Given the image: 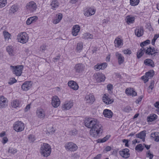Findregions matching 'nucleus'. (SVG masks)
<instances>
[{"label": "nucleus", "mask_w": 159, "mask_h": 159, "mask_svg": "<svg viewBox=\"0 0 159 159\" xmlns=\"http://www.w3.org/2000/svg\"><path fill=\"white\" fill-rule=\"evenodd\" d=\"M85 125L88 128L90 129H94L97 127L101 128L102 127L101 125L96 119L92 118H89L85 119Z\"/></svg>", "instance_id": "1"}, {"label": "nucleus", "mask_w": 159, "mask_h": 159, "mask_svg": "<svg viewBox=\"0 0 159 159\" xmlns=\"http://www.w3.org/2000/svg\"><path fill=\"white\" fill-rule=\"evenodd\" d=\"M40 150L41 154L44 157H47L50 155L51 152L50 146L46 143L41 144Z\"/></svg>", "instance_id": "2"}, {"label": "nucleus", "mask_w": 159, "mask_h": 159, "mask_svg": "<svg viewBox=\"0 0 159 159\" xmlns=\"http://www.w3.org/2000/svg\"><path fill=\"white\" fill-rule=\"evenodd\" d=\"M17 39L18 42L24 44L28 41L29 37L26 33L23 32L18 34Z\"/></svg>", "instance_id": "3"}, {"label": "nucleus", "mask_w": 159, "mask_h": 159, "mask_svg": "<svg viewBox=\"0 0 159 159\" xmlns=\"http://www.w3.org/2000/svg\"><path fill=\"white\" fill-rule=\"evenodd\" d=\"M14 129L17 132L22 131L24 129V124L21 121H18L15 122L13 125Z\"/></svg>", "instance_id": "4"}, {"label": "nucleus", "mask_w": 159, "mask_h": 159, "mask_svg": "<svg viewBox=\"0 0 159 159\" xmlns=\"http://www.w3.org/2000/svg\"><path fill=\"white\" fill-rule=\"evenodd\" d=\"M11 69L12 70L13 73L16 75L20 76L22 73V71L23 68L22 65H20L16 66H10Z\"/></svg>", "instance_id": "5"}, {"label": "nucleus", "mask_w": 159, "mask_h": 159, "mask_svg": "<svg viewBox=\"0 0 159 159\" xmlns=\"http://www.w3.org/2000/svg\"><path fill=\"white\" fill-rule=\"evenodd\" d=\"M66 149L68 151L74 152L77 150L78 147L76 144L72 142H68L65 145Z\"/></svg>", "instance_id": "6"}, {"label": "nucleus", "mask_w": 159, "mask_h": 159, "mask_svg": "<svg viewBox=\"0 0 159 159\" xmlns=\"http://www.w3.org/2000/svg\"><path fill=\"white\" fill-rule=\"evenodd\" d=\"M102 127H99L91 129L90 132V134L93 137H96L101 134L102 132Z\"/></svg>", "instance_id": "7"}, {"label": "nucleus", "mask_w": 159, "mask_h": 159, "mask_svg": "<svg viewBox=\"0 0 159 159\" xmlns=\"http://www.w3.org/2000/svg\"><path fill=\"white\" fill-rule=\"evenodd\" d=\"M85 66L82 63L76 64L74 68L75 72L76 73H82L85 69Z\"/></svg>", "instance_id": "8"}, {"label": "nucleus", "mask_w": 159, "mask_h": 159, "mask_svg": "<svg viewBox=\"0 0 159 159\" xmlns=\"http://www.w3.org/2000/svg\"><path fill=\"white\" fill-rule=\"evenodd\" d=\"M33 82L31 81H26L22 84L21 89L24 91H27L32 87Z\"/></svg>", "instance_id": "9"}, {"label": "nucleus", "mask_w": 159, "mask_h": 159, "mask_svg": "<svg viewBox=\"0 0 159 159\" xmlns=\"http://www.w3.org/2000/svg\"><path fill=\"white\" fill-rule=\"evenodd\" d=\"M129 152V150L128 148H125L123 149L121 151H120L119 152L122 157L125 158H127L130 156Z\"/></svg>", "instance_id": "10"}, {"label": "nucleus", "mask_w": 159, "mask_h": 159, "mask_svg": "<svg viewBox=\"0 0 159 159\" xmlns=\"http://www.w3.org/2000/svg\"><path fill=\"white\" fill-rule=\"evenodd\" d=\"M26 8L33 12L35 11L37 8L36 3L34 2H30L27 4L26 6Z\"/></svg>", "instance_id": "11"}, {"label": "nucleus", "mask_w": 159, "mask_h": 159, "mask_svg": "<svg viewBox=\"0 0 159 159\" xmlns=\"http://www.w3.org/2000/svg\"><path fill=\"white\" fill-rule=\"evenodd\" d=\"M60 103V101L58 97L55 96L52 99V104L54 107H57Z\"/></svg>", "instance_id": "12"}, {"label": "nucleus", "mask_w": 159, "mask_h": 159, "mask_svg": "<svg viewBox=\"0 0 159 159\" xmlns=\"http://www.w3.org/2000/svg\"><path fill=\"white\" fill-rule=\"evenodd\" d=\"M157 51V50H155L154 48H152L151 47L147 48V49H145V52L146 54L152 56L154 55L155 56L158 53Z\"/></svg>", "instance_id": "13"}, {"label": "nucleus", "mask_w": 159, "mask_h": 159, "mask_svg": "<svg viewBox=\"0 0 159 159\" xmlns=\"http://www.w3.org/2000/svg\"><path fill=\"white\" fill-rule=\"evenodd\" d=\"M143 26L137 27L135 30V35L138 37L142 36L143 34Z\"/></svg>", "instance_id": "14"}, {"label": "nucleus", "mask_w": 159, "mask_h": 159, "mask_svg": "<svg viewBox=\"0 0 159 159\" xmlns=\"http://www.w3.org/2000/svg\"><path fill=\"white\" fill-rule=\"evenodd\" d=\"M103 102L106 104H110L114 102V100L112 99H110L108 95L104 94L102 97Z\"/></svg>", "instance_id": "15"}, {"label": "nucleus", "mask_w": 159, "mask_h": 159, "mask_svg": "<svg viewBox=\"0 0 159 159\" xmlns=\"http://www.w3.org/2000/svg\"><path fill=\"white\" fill-rule=\"evenodd\" d=\"M85 100L87 102L92 104L94 101L95 98L93 95L89 93L86 95Z\"/></svg>", "instance_id": "16"}, {"label": "nucleus", "mask_w": 159, "mask_h": 159, "mask_svg": "<svg viewBox=\"0 0 159 159\" xmlns=\"http://www.w3.org/2000/svg\"><path fill=\"white\" fill-rule=\"evenodd\" d=\"M73 106V102L71 101H67L64 102L62 106V108L65 110L70 109Z\"/></svg>", "instance_id": "17"}, {"label": "nucleus", "mask_w": 159, "mask_h": 159, "mask_svg": "<svg viewBox=\"0 0 159 159\" xmlns=\"http://www.w3.org/2000/svg\"><path fill=\"white\" fill-rule=\"evenodd\" d=\"M8 104V101L7 98L2 96H1V108L6 107Z\"/></svg>", "instance_id": "18"}, {"label": "nucleus", "mask_w": 159, "mask_h": 159, "mask_svg": "<svg viewBox=\"0 0 159 159\" xmlns=\"http://www.w3.org/2000/svg\"><path fill=\"white\" fill-rule=\"evenodd\" d=\"M95 76L97 81L98 82L104 81L106 78L105 75L102 73H97Z\"/></svg>", "instance_id": "19"}, {"label": "nucleus", "mask_w": 159, "mask_h": 159, "mask_svg": "<svg viewBox=\"0 0 159 159\" xmlns=\"http://www.w3.org/2000/svg\"><path fill=\"white\" fill-rule=\"evenodd\" d=\"M68 86L74 90H77L79 88L78 84L73 81H70L68 83Z\"/></svg>", "instance_id": "20"}, {"label": "nucleus", "mask_w": 159, "mask_h": 159, "mask_svg": "<svg viewBox=\"0 0 159 159\" xmlns=\"http://www.w3.org/2000/svg\"><path fill=\"white\" fill-rule=\"evenodd\" d=\"M95 12V9L90 8L86 10L84 15L85 16H89L93 15Z\"/></svg>", "instance_id": "21"}, {"label": "nucleus", "mask_w": 159, "mask_h": 159, "mask_svg": "<svg viewBox=\"0 0 159 159\" xmlns=\"http://www.w3.org/2000/svg\"><path fill=\"white\" fill-rule=\"evenodd\" d=\"M80 30L79 25H75L72 28V34L74 36H76L78 34Z\"/></svg>", "instance_id": "22"}, {"label": "nucleus", "mask_w": 159, "mask_h": 159, "mask_svg": "<svg viewBox=\"0 0 159 159\" xmlns=\"http://www.w3.org/2000/svg\"><path fill=\"white\" fill-rule=\"evenodd\" d=\"M103 114L105 117L108 118H111L113 115L111 111L108 109H105L104 110Z\"/></svg>", "instance_id": "23"}, {"label": "nucleus", "mask_w": 159, "mask_h": 159, "mask_svg": "<svg viewBox=\"0 0 159 159\" xmlns=\"http://www.w3.org/2000/svg\"><path fill=\"white\" fill-rule=\"evenodd\" d=\"M126 94L130 96H136L137 95V93L134 90L133 88H127L125 90Z\"/></svg>", "instance_id": "24"}, {"label": "nucleus", "mask_w": 159, "mask_h": 159, "mask_svg": "<svg viewBox=\"0 0 159 159\" xmlns=\"http://www.w3.org/2000/svg\"><path fill=\"white\" fill-rule=\"evenodd\" d=\"M107 66V64L106 62L100 64H97L95 66V69L97 71L99 70L100 69L103 70L105 69Z\"/></svg>", "instance_id": "25"}, {"label": "nucleus", "mask_w": 159, "mask_h": 159, "mask_svg": "<svg viewBox=\"0 0 159 159\" xmlns=\"http://www.w3.org/2000/svg\"><path fill=\"white\" fill-rule=\"evenodd\" d=\"M116 56L118 60V63L119 65L123 63L124 61V58L121 54L118 52L116 53Z\"/></svg>", "instance_id": "26"}, {"label": "nucleus", "mask_w": 159, "mask_h": 159, "mask_svg": "<svg viewBox=\"0 0 159 159\" xmlns=\"http://www.w3.org/2000/svg\"><path fill=\"white\" fill-rule=\"evenodd\" d=\"M151 138L154 139V140L157 142H159V133L154 132L151 134Z\"/></svg>", "instance_id": "27"}, {"label": "nucleus", "mask_w": 159, "mask_h": 159, "mask_svg": "<svg viewBox=\"0 0 159 159\" xmlns=\"http://www.w3.org/2000/svg\"><path fill=\"white\" fill-rule=\"evenodd\" d=\"M144 63L146 66L154 67L155 66L153 61L151 59H147L144 60Z\"/></svg>", "instance_id": "28"}, {"label": "nucleus", "mask_w": 159, "mask_h": 159, "mask_svg": "<svg viewBox=\"0 0 159 159\" xmlns=\"http://www.w3.org/2000/svg\"><path fill=\"white\" fill-rule=\"evenodd\" d=\"M53 10H56L59 5V3L57 0H53L50 4Z\"/></svg>", "instance_id": "29"}, {"label": "nucleus", "mask_w": 159, "mask_h": 159, "mask_svg": "<svg viewBox=\"0 0 159 159\" xmlns=\"http://www.w3.org/2000/svg\"><path fill=\"white\" fill-rule=\"evenodd\" d=\"M38 17L37 16H34L31 17L28 19L26 21V24L28 25H29L31 23L35 22L37 20Z\"/></svg>", "instance_id": "30"}, {"label": "nucleus", "mask_w": 159, "mask_h": 159, "mask_svg": "<svg viewBox=\"0 0 159 159\" xmlns=\"http://www.w3.org/2000/svg\"><path fill=\"white\" fill-rule=\"evenodd\" d=\"M21 106L20 102L17 100H14L11 103V106L14 108L20 107Z\"/></svg>", "instance_id": "31"}, {"label": "nucleus", "mask_w": 159, "mask_h": 159, "mask_svg": "<svg viewBox=\"0 0 159 159\" xmlns=\"http://www.w3.org/2000/svg\"><path fill=\"white\" fill-rule=\"evenodd\" d=\"M146 133L145 131H141L139 133L136 134V137L141 139L143 141L145 140Z\"/></svg>", "instance_id": "32"}, {"label": "nucleus", "mask_w": 159, "mask_h": 159, "mask_svg": "<svg viewBox=\"0 0 159 159\" xmlns=\"http://www.w3.org/2000/svg\"><path fill=\"white\" fill-rule=\"evenodd\" d=\"M36 113L38 117L40 118H44L45 117L44 111L43 109L38 110Z\"/></svg>", "instance_id": "33"}, {"label": "nucleus", "mask_w": 159, "mask_h": 159, "mask_svg": "<svg viewBox=\"0 0 159 159\" xmlns=\"http://www.w3.org/2000/svg\"><path fill=\"white\" fill-rule=\"evenodd\" d=\"M146 48L144 47H142L141 49L139 50L137 52V57L138 58H140L145 52Z\"/></svg>", "instance_id": "34"}, {"label": "nucleus", "mask_w": 159, "mask_h": 159, "mask_svg": "<svg viewBox=\"0 0 159 159\" xmlns=\"http://www.w3.org/2000/svg\"><path fill=\"white\" fill-rule=\"evenodd\" d=\"M122 41V40L120 38H118L115 39L114 41L115 46L116 47H118L122 45L123 44Z\"/></svg>", "instance_id": "35"}, {"label": "nucleus", "mask_w": 159, "mask_h": 159, "mask_svg": "<svg viewBox=\"0 0 159 159\" xmlns=\"http://www.w3.org/2000/svg\"><path fill=\"white\" fill-rule=\"evenodd\" d=\"M134 20L135 18L134 17L127 16L126 19V21L128 24H129L133 23Z\"/></svg>", "instance_id": "36"}, {"label": "nucleus", "mask_w": 159, "mask_h": 159, "mask_svg": "<svg viewBox=\"0 0 159 159\" xmlns=\"http://www.w3.org/2000/svg\"><path fill=\"white\" fill-rule=\"evenodd\" d=\"M146 76L148 79L152 77L154 75V71L153 70L150 71L146 73Z\"/></svg>", "instance_id": "37"}, {"label": "nucleus", "mask_w": 159, "mask_h": 159, "mask_svg": "<svg viewBox=\"0 0 159 159\" xmlns=\"http://www.w3.org/2000/svg\"><path fill=\"white\" fill-rule=\"evenodd\" d=\"M92 35L88 33H86L83 35L82 38L85 39H92L93 38Z\"/></svg>", "instance_id": "38"}, {"label": "nucleus", "mask_w": 159, "mask_h": 159, "mask_svg": "<svg viewBox=\"0 0 159 159\" xmlns=\"http://www.w3.org/2000/svg\"><path fill=\"white\" fill-rule=\"evenodd\" d=\"M6 50L9 55H13V49L11 46H8L7 47Z\"/></svg>", "instance_id": "39"}, {"label": "nucleus", "mask_w": 159, "mask_h": 159, "mask_svg": "<svg viewBox=\"0 0 159 159\" xmlns=\"http://www.w3.org/2000/svg\"><path fill=\"white\" fill-rule=\"evenodd\" d=\"M156 115L155 114H153L152 116L148 117L147 118V120L148 122H152L155 120L156 119Z\"/></svg>", "instance_id": "40"}, {"label": "nucleus", "mask_w": 159, "mask_h": 159, "mask_svg": "<svg viewBox=\"0 0 159 159\" xmlns=\"http://www.w3.org/2000/svg\"><path fill=\"white\" fill-rule=\"evenodd\" d=\"M3 35L6 40L7 39L8 40L11 36V34L5 30L3 31Z\"/></svg>", "instance_id": "41"}, {"label": "nucleus", "mask_w": 159, "mask_h": 159, "mask_svg": "<svg viewBox=\"0 0 159 159\" xmlns=\"http://www.w3.org/2000/svg\"><path fill=\"white\" fill-rule=\"evenodd\" d=\"M83 48V43L80 42L77 44L76 49L78 51L80 52L82 50Z\"/></svg>", "instance_id": "42"}, {"label": "nucleus", "mask_w": 159, "mask_h": 159, "mask_svg": "<svg viewBox=\"0 0 159 159\" xmlns=\"http://www.w3.org/2000/svg\"><path fill=\"white\" fill-rule=\"evenodd\" d=\"M139 0H130V4L132 6H136L138 4Z\"/></svg>", "instance_id": "43"}, {"label": "nucleus", "mask_w": 159, "mask_h": 159, "mask_svg": "<svg viewBox=\"0 0 159 159\" xmlns=\"http://www.w3.org/2000/svg\"><path fill=\"white\" fill-rule=\"evenodd\" d=\"M110 136L107 135L102 139H99L98 140V142L103 143L107 140L110 138Z\"/></svg>", "instance_id": "44"}, {"label": "nucleus", "mask_w": 159, "mask_h": 159, "mask_svg": "<svg viewBox=\"0 0 159 159\" xmlns=\"http://www.w3.org/2000/svg\"><path fill=\"white\" fill-rule=\"evenodd\" d=\"M143 147L141 144H139L137 145L135 148V149L138 151H142L143 149Z\"/></svg>", "instance_id": "45"}, {"label": "nucleus", "mask_w": 159, "mask_h": 159, "mask_svg": "<svg viewBox=\"0 0 159 159\" xmlns=\"http://www.w3.org/2000/svg\"><path fill=\"white\" fill-rule=\"evenodd\" d=\"M18 10V8L17 6L14 5L11 6V8L10 11L13 13H14L17 11Z\"/></svg>", "instance_id": "46"}, {"label": "nucleus", "mask_w": 159, "mask_h": 159, "mask_svg": "<svg viewBox=\"0 0 159 159\" xmlns=\"http://www.w3.org/2000/svg\"><path fill=\"white\" fill-rule=\"evenodd\" d=\"M150 43V41L148 39H147L146 41L141 43L140 44V46L141 47H143L149 44Z\"/></svg>", "instance_id": "47"}, {"label": "nucleus", "mask_w": 159, "mask_h": 159, "mask_svg": "<svg viewBox=\"0 0 159 159\" xmlns=\"http://www.w3.org/2000/svg\"><path fill=\"white\" fill-rule=\"evenodd\" d=\"M28 138L30 142H33L35 140L34 136L33 135L30 134L28 135Z\"/></svg>", "instance_id": "48"}, {"label": "nucleus", "mask_w": 159, "mask_h": 159, "mask_svg": "<svg viewBox=\"0 0 159 159\" xmlns=\"http://www.w3.org/2000/svg\"><path fill=\"white\" fill-rule=\"evenodd\" d=\"M48 49L47 48V46L45 44H43L40 47V50L42 52H44L46 50Z\"/></svg>", "instance_id": "49"}, {"label": "nucleus", "mask_w": 159, "mask_h": 159, "mask_svg": "<svg viewBox=\"0 0 159 159\" xmlns=\"http://www.w3.org/2000/svg\"><path fill=\"white\" fill-rule=\"evenodd\" d=\"M7 4V0H1V7H5Z\"/></svg>", "instance_id": "50"}, {"label": "nucleus", "mask_w": 159, "mask_h": 159, "mask_svg": "<svg viewBox=\"0 0 159 159\" xmlns=\"http://www.w3.org/2000/svg\"><path fill=\"white\" fill-rule=\"evenodd\" d=\"M16 82V80L14 78H11L8 82V84L10 85H11Z\"/></svg>", "instance_id": "51"}, {"label": "nucleus", "mask_w": 159, "mask_h": 159, "mask_svg": "<svg viewBox=\"0 0 159 159\" xmlns=\"http://www.w3.org/2000/svg\"><path fill=\"white\" fill-rule=\"evenodd\" d=\"M154 81L153 80H152L151 81L150 85L148 87V89H151V91H150V92H151L152 90V89L154 87ZM149 90V89H148Z\"/></svg>", "instance_id": "52"}, {"label": "nucleus", "mask_w": 159, "mask_h": 159, "mask_svg": "<svg viewBox=\"0 0 159 159\" xmlns=\"http://www.w3.org/2000/svg\"><path fill=\"white\" fill-rule=\"evenodd\" d=\"M153 156V155L150 152V151H148L147 153V157H149L150 159H152Z\"/></svg>", "instance_id": "53"}, {"label": "nucleus", "mask_w": 159, "mask_h": 159, "mask_svg": "<svg viewBox=\"0 0 159 159\" xmlns=\"http://www.w3.org/2000/svg\"><path fill=\"white\" fill-rule=\"evenodd\" d=\"M8 140V139L7 138L4 137L2 138V142L3 144H4L7 142Z\"/></svg>", "instance_id": "54"}, {"label": "nucleus", "mask_w": 159, "mask_h": 159, "mask_svg": "<svg viewBox=\"0 0 159 159\" xmlns=\"http://www.w3.org/2000/svg\"><path fill=\"white\" fill-rule=\"evenodd\" d=\"M9 152L13 154H15L17 152V150L16 149L11 148L9 149Z\"/></svg>", "instance_id": "55"}, {"label": "nucleus", "mask_w": 159, "mask_h": 159, "mask_svg": "<svg viewBox=\"0 0 159 159\" xmlns=\"http://www.w3.org/2000/svg\"><path fill=\"white\" fill-rule=\"evenodd\" d=\"M77 133V132L75 129H74L70 132V134L73 135H75Z\"/></svg>", "instance_id": "56"}, {"label": "nucleus", "mask_w": 159, "mask_h": 159, "mask_svg": "<svg viewBox=\"0 0 159 159\" xmlns=\"http://www.w3.org/2000/svg\"><path fill=\"white\" fill-rule=\"evenodd\" d=\"M124 53L125 54H130L131 53V51L130 50L127 49L123 51Z\"/></svg>", "instance_id": "57"}, {"label": "nucleus", "mask_w": 159, "mask_h": 159, "mask_svg": "<svg viewBox=\"0 0 159 159\" xmlns=\"http://www.w3.org/2000/svg\"><path fill=\"white\" fill-rule=\"evenodd\" d=\"M124 110L126 112H129L130 110H131V107L129 106H127L125 108H124Z\"/></svg>", "instance_id": "58"}, {"label": "nucleus", "mask_w": 159, "mask_h": 159, "mask_svg": "<svg viewBox=\"0 0 159 159\" xmlns=\"http://www.w3.org/2000/svg\"><path fill=\"white\" fill-rule=\"evenodd\" d=\"M122 142L124 143H125V146L126 147H129V144H128V140L126 139H124L122 140Z\"/></svg>", "instance_id": "59"}, {"label": "nucleus", "mask_w": 159, "mask_h": 159, "mask_svg": "<svg viewBox=\"0 0 159 159\" xmlns=\"http://www.w3.org/2000/svg\"><path fill=\"white\" fill-rule=\"evenodd\" d=\"M143 98V96H140L139 98L136 100V103H139L141 101Z\"/></svg>", "instance_id": "60"}, {"label": "nucleus", "mask_w": 159, "mask_h": 159, "mask_svg": "<svg viewBox=\"0 0 159 159\" xmlns=\"http://www.w3.org/2000/svg\"><path fill=\"white\" fill-rule=\"evenodd\" d=\"M107 88L108 90H111L113 89L112 85L111 84H108L107 86Z\"/></svg>", "instance_id": "61"}, {"label": "nucleus", "mask_w": 159, "mask_h": 159, "mask_svg": "<svg viewBox=\"0 0 159 159\" xmlns=\"http://www.w3.org/2000/svg\"><path fill=\"white\" fill-rule=\"evenodd\" d=\"M142 78L144 80L145 83L148 82V81L149 79L146 76H142Z\"/></svg>", "instance_id": "62"}, {"label": "nucleus", "mask_w": 159, "mask_h": 159, "mask_svg": "<svg viewBox=\"0 0 159 159\" xmlns=\"http://www.w3.org/2000/svg\"><path fill=\"white\" fill-rule=\"evenodd\" d=\"M60 58V56L58 55L56 57L53 58V61L54 62H57L59 60Z\"/></svg>", "instance_id": "63"}, {"label": "nucleus", "mask_w": 159, "mask_h": 159, "mask_svg": "<svg viewBox=\"0 0 159 159\" xmlns=\"http://www.w3.org/2000/svg\"><path fill=\"white\" fill-rule=\"evenodd\" d=\"M154 106L155 107L158 108L157 111L159 112V101L156 102L154 104Z\"/></svg>", "instance_id": "64"}]
</instances>
